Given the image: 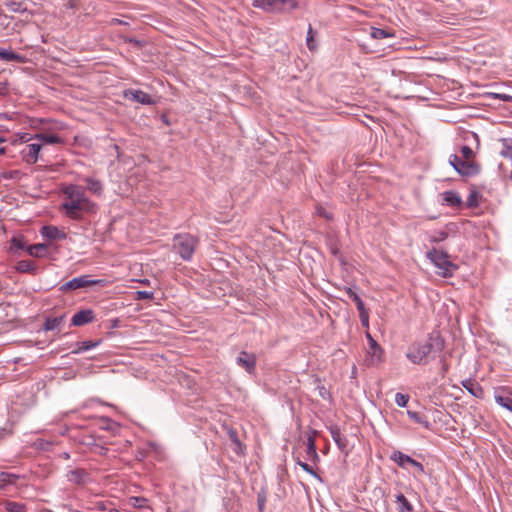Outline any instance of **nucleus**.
Wrapping results in <instances>:
<instances>
[{
  "label": "nucleus",
  "instance_id": "1",
  "mask_svg": "<svg viewBox=\"0 0 512 512\" xmlns=\"http://www.w3.org/2000/svg\"><path fill=\"white\" fill-rule=\"evenodd\" d=\"M445 348V340L439 331L431 332L424 342L412 343L406 352L407 359L415 365H426Z\"/></svg>",
  "mask_w": 512,
  "mask_h": 512
},
{
  "label": "nucleus",
  "instance_id": "2",
  "mask_svg": "<svg viewBox=\"0 0 512 512\" xmlns=\"http://www.w3.org/2000/svg\"><path fill=\"white\" fill-rule=\"evenodd\" d=\"M65 200L60 206V211L72 220H80L84 213H91L95 204L90 201L82 187L78 185H67L62 189Z\"/></svg>",
  "mask_w": 512,
  "mask_h": 512
},
{
  "label": "nucleus",
  "instance_id": "3",
  "mask_svg": "<svg viewBox=\"0 0 512 512\" xmlns=\"http://www.w3.org/2000/svg\"><path fill=\"white\" fill-rule=\"evenodd\" d=\"M198 239L190 234H176L173 238V248L180 257L189 261L197 247Z\"/></svg>",
  "mask_w": 512,
  "mask_h": 512
},
{
  "label": "nucleus",
  "instance_id": "4",
  "mask_svg": "<svg viewBox=\"0 0 512 512\" xmlns=\"http://www.w3.org/2000/svg\"><path fill=\"white\" fill-rule=\"evenodd\" d=\"M426 257L440 270L445 278L451 277L458 266L449 260L447 252L433 248L426 253Z\"/></svg>",
  "mask_w": 512,
  "mask_h": 512
},
{
  "label": "nucleus",
  "instance_id": "5",
  "mask_svg": "<svg viewBox=\"0 0 512 512\" xmlns=\"http://www.w3.org/2000/svg\"><path fill=\"white\" fill-rule=\"evenodd\" d=\"M449 163L458 174L465 177L477 175L481 170L480 164L476 161H463L456 154L450 155Z\"/></svg>",
  "mask_w": 512,
  "mask_h": 512
},
{
  "label": "nucleus",
  "instance_id": "6",
  "mask_svg": "<svg viewBox=\"0 0 512 512\" xmlns=\"http://www.w3.org/2000/svg\"><path fill=\"white\" fill-rule=\"evenodd\" d=\"M390 459L395 462L399 467L406 469L408 466H411L415 469L414 476H422L425 474V469L422 463L416 461L411 458L409 455L404 454L401 451H394Z\"/></svg>",
  "mask_w": 512,
  "mask_h": 512
},
{
  "label": "nucleus",
  "instance_id": "7",
  "mask_svg": "<svg viewBox=\"0 0 512 512\" xmlns=\"http://www.w3.org/2000/svg\"><path fill=\"white\" fill-rule=\"evenodd\" d=\"M286 3L290 5L291 9L298 7V3L295 0H254L252 5L266 12H280Z\"/></svg>",
  "mask_w": 512,
  "mask_h": 512
},
{
  "label": "nucleus",
  "instance_id": "8",
  "mask_svg": "<svg viewBox=\"0 0 512 512\" xmlns=\"http://www.w3.org/2000/svg\"><path fill=\"white\" fill-rule=\"evenodd\" d=\"M102 282H103V280H93V279H90L89 275H83L80 277L73 278L72 280L64 283L60 287V291L66 292L68 290H77L80 288H86V287L98 285Z\"/></svg>",
  "mask_w": 512,
  "mask_h": 512
},
{
  "label": "nucleus",
  "instance_id": "9",
  "mask_svg": "<svg viewBox=\"0 0 512 512\" xmlns=\"http://www.w3.org/2000/svg\"><path fill=\"white\" fill-rule=\"evenodd\" d=\"M257 357L254 353L241 351L236 358V364L243 368L248 374H254L256 371Z\"/></svg>",
  "mask_w": 512,
  "mask_h": 512
},
{
  "label": "nucleus",
  "instance_id": "10",
  "mask_svg": "<svg viewBox=\"0 0 512 512\" xmlns=\"http://www.w3.org/2000/svg\"><path fill=\"white\" fill-rule=\"evenodd\" d=\"M125 99L143 104V105H154L156 101L148 93L142 90L127 89L123 92Z\"/></svg>",
  "mask_w": 512,
  "mask_h": 512
},
{
  "label": "nucleus",
  "instance_id": "11",
  "mask_svg": "<svg viewBox=\"0 0 512 512\" xmlns=\"http://www.w3.org/2000/svg\"><path fill=\"white\" fill-rule=\"evenodd\" d=\"M41 149V143L26 144L20 152L22 160L30 165L35 164L38 161Z\"/></svg>",
  "mask_w": 512,
  "mask_h": 512
},
{
  "label": "nucleus",
  "instance_id": "12",
  "mask_svg": "<svg viewBox=\"0 0 512 512\" xmlns=\"http://www.w3.org/2000/svg\"><path fill=\"white\" fill-rule=\"evenodd\" d=\"M366 337L369 342V350L367 359L368 365H375L381 361L382 357V348L378 345V343L374 340V338L370 335V333L366 334Z\"/></svg>",
  "mask_w": 512,
  "mask_h": 512
},
{
  "label": "nucleus",
  "instance_id": "13",
  "mask_svg": "<svg viewBox=\"0 0 512 512\" xmlns=\"http://www.w3.org/2000/svg\"><path fill=\"white\" fill-rule=\"evenodd\" d=\"M494 398L497 404L512 412V388H500L496 391Z\"/></svg>",
  "mask_w": 512,
  "mask_h": 512
},
{
  "label": "nucleus",
  "instance_id": "14",
  "mask_svg": "<svg viewBox=\"0 0 512 512\" xmlns=\"http://www.w3.org/2000/svg\"><path fill=\"white\" fill-rule=\"evenodd\" d=\"M67 479L76 485H85L90 481V474L86 469L76 468L68 471Z\"/></svg>",
  "mask_w": 512,
  "mask_h": 512
},
{
  "label": "nucleus",
  "instance_id": "15",
  "mask_svg": "<svg viewBox=\"0 0 512 512\" xmlns=\"http://www.w3.org/2000/svg\"><path fill=\"white\" fill-rule=\"evenodd\" d=\"M329 432H330L331 437L333 438L334 442L338 446V448L342 452L348 454V452H349V449H348V439H347V437L345 435H343L341 433L340 428L337 425H332L329 428Z\"/></svg>",
  "mask_w": 512,
  "mask_h": 512
},
{
  "label": "nucleus",
  "instance_id": "16",
  "mask_svg": "<svg viewBox=\"0 0 512 512\" xmlns=\"http://www.w3.org/2000/svg\"><path fill=\"white\" fill-rule=\"evenodd\" d=\"M95 316L94 312L90 309H83L75 313L71 319V325L83 326L93 322Z\"/></svg>",
  "mask_w": 512,
  "mask_h": 512
},
{
  "label": "nucleus",
  "instance_id": "17",
  "mask_svg": "<svg viewBox=\"0 0 512 512\" xmlns=\"http://www.w3.org/2000/svg\"><path fill=\"white\" fill-rule=\"evenodd\" d=\"M462 386L474 397L482 399L484 397V390L482 386L472 379L462 381Z\"/></svg>",
  "mask_w": 512,
  "mask_h": 512
},
{
  "label": "nucleus",
  "instance_id": "18",
  "mask_svg": "<svg viewBox=\"0 0 512 512\" xmlns=\"http://www.w3.org/2000/svg\"><path fill=\"white\" fill-rule=\"evenodd\" d=\"M41 235L48 240H61L66 238V234L55 226H43Z\"/></svg>",
  "mask_w": 512,
  "mask_h": 512
},
{
  "label": "nucleus",
  "instance_id": "19",
  "mask_svg": "<svg viewBox=\"0 0 512 512\" xmlns=\"http://www.w3.org/2000/svg\"><path fill=\"white\" fill-rule=\"evenodd\" d=\"M65 321V315L57 317H47L44 323V329L47 331L61 330V327Z\"/></svg>",
  "mask_w": 512,
  "mask_h": 512
},
{
  "label": "nucleus",
  "instance_id": "20",
  "mask_svg": "<svg viewBox=\"0 0 512 512\" xmlns=\"http://www.w3.org/2000/svg\"><path fill=\"white\" fill-rule=\"evenodd\" d=\"M16 270L20 273H29L35 275L37 273V266L35 262L31 260H20L16 264Z\"/></svg>",
  "mask_w": 512,
  "mask_h": 512
},
{
  "label": "nucleus",
  "instance_id": "21",
  "mask_svg": "<svg viewBox=\"0 0 512 512\" xmlns=\"http://www.w3.org/2000/svg\"><path fill=\"white\" fill-rule=\"evenodd\" d=\"M0 60L7 61V62H18V63H24L25 57L13 52L12 50L0 48Z\"/></svg>",
  "mask_w": 512,
  "mask_h": 512
},
{
  "label": "nucleus",
  "instance_id": "22",
  "mask_svg": "<svg viewBox=\"0 0 512 512\" xmlns=\"http://www.w3.org/2000/svg\"><path fill=\"white\" fill-rule=\"evenodd\" d=\"M35 140H38V143H46V144H61L63 140L61 137L55 134L48 133H37L34 135Z\"/></svg>",
  "mask_w": 512,
  "mask_h": 512
},
{
  "label": "nucleus",
  "instance_id": "23",
  "mask_svg": "<svg viewBox=\"0 0 512 512\" xmlns=\"http://www.w3.org/2000/svg\"><path fill=\"white\" fill-rule=\"evenodd\" d=\"M48 246L44 243L28 245L27 253L33 257H45L47 254Z\"/></svg>",
  "mask_w": 512,
  "mask_h": 512
},
{
  "label": "nucleus",
  "instance_id": "24",
  "mask_svg": "<svg viewBox=\"0 0 512 512\" xmlns=\"http://www.w3.org/2000/svg\"><path fill=\"white\" fill-rule=\"evenodd\" d=\"M443 201L452 207L460 206L462 203L461 197L455 191H446L442 194Z\"/></svg>",
  "mask_w": 512,
  "mask_h": 512
},
{
  "label": "nucleus",
  "instance_id": "25",
  "mask_svg": "<svg viewBox=\"0 0 512 512\" xmlns=\"http://www.w3.org/2000/svg\"><path fill=\"white\" fill-rule=\"evenodd\" d=\"M306 456H307V459H309L313 462H316L319 460V455L317 453L315 439L313 436H309L307 438Z\"/></svg>",
  "mask_w": 512,
  "mask_h": 512
},
{
  "label": "nucleus",
  "instance_id": "26",
  "mask_svg": "<svg viewBox=\"0 0 512 512\" xmlns=\"http://www.w3.org/2000/svg\"><path fill=\"white\" fill-rule=\"evenodd\" d=\"M4 5L11 12L24 13L27 11V4L24 1L5 0Z\"/></svg>",
  "mask_w": 512,
  "mask_h": 512
},
{
  "label": "nucleus",
  "instance_id": "27",
  "mask_svg": "<svg viewBox=\"0 0 512 512\" xmlns=\"http://www.w3.org/2000/svg\"><path fill=\"white\" fill-rule=\"evenodd\" d=\"M19 476L12 473L2 472L0 474V489H5L9 485H13L18 480Z\"/></svg>",
  "mask_w": 512,
  "mask_h": 512
},
{
  "label": "nucleus",
  "instance_id": "28",
  "mask_svg": "<svg viewBox=\"0 0 512 512\" xmlns=\"http://www.w3.org/2000/svg\"><path fill=\"white\" fill-rule=\"evenodd\" d=\"M396 502L398 504L399 512H414L412 504L407 500V498L402 493H399L396 496Z\"/></svg>",
  "mask_w": 512,
  "mask_h": 512
},
{
  "label": "nucleus",
  "instance_id": "29",
  "mask_svg": "<svg viewBox=\"0 0 512 512\" xmlns=\"http://www.w3.org/2000/svg\"><path fill=\"white\" fill-rule=\"evenodd\" d=\"M407 415L409 416V418L411 420H413L414 422L418 423V424H421L423 425L425 428L429 429L430 427V422L427 420V417L424 415V414H421L419 412H415V411H411V410H408L407 411Z\"/></svg>",
  "mask_w": 512,
  "mask_h": 512
},
{
  "label": "nucleus",
  "instance_id": "30",
  "mask_svg": "<svg viewBox=\"0 0 512 512\" xmlns=\"http://www.w3.org/2000/svg\"><path fill=\"white\" fill-rule=\"evenodd\" d=\"M370 35L373 39H376V40L394 37V33L390 32L389 30L375 28V27H371Z\"/></svg>",
  "mask_w": 512,
  "mask_h": 512
},
{
  "label": "nucleus",
  "instance_id": "31",
  "mask_svg": "<svg viewBox=\"0 0 512 512\" xmlns=\"http://www.w3.org/2000/svg\"><path fill=\"white\" fill-rule=\"evenodd\" d=\"M4 508L7 512H26L27 507L23 503L14 501H5Z\"/></svg>",
  "mask_w": 512,
  "mask_h": 512
},
{
  "label": "nucleus",
  "instance_id": "32",
  "mask_svg": "<svg viewBox=\"0 0 512 512\" xmlns=\"http://www.w3.org/2000/svg\"><path fill=\"white\" fill-rule=\"evenodd\" d=\"M27 245L23 237H13L10 241V250L16 253L18 250H26Z\"/></svg>",
  "mask_w": 512,
  "mask_h": 512
},
{
  "label": "nucleus",
  "instance_id": "33",
  "mask_svg": "<svg viewBox=\"0 0 512 512\" xmlns=\"http://www.w3.org/2000/svg\"><path fill=\"white\" fill-rule=\"evenodd\" d=\"M86 183H87V189L96 194V195H101L102 194V190H103V187H102V184L99 180H96V179H93V178H87L86 179Z\"/></svg>",
  "mask_w": 512,
  "mask_h": 512
},
{
  "label": "nucleus",
  "instance_id": "34",
  "mask_svg": "<svg viewBox=\"0 0 512 512\" xmlns=\"http://www.w3.org/2000/svg\"><path fill=\"white\" fill-rule=\"evenodd\" d=\"M99 343H100V341H92V340H86V341L80 342L77 344L78 347L73 350V353H76V354L83 353L92 348H95Z\"/></svg>",
  "mask_w": 512,
  "mask_h": 512
},
{
  "label": "nucleus",
  "instance_id": "35",
  "mask_svg": "<svg viewBox=\"0 0 512 512\" xmlns=\"http://www.w3.org/2000/svg\"><path fill=\"white\" fill-rule=\"evenodd\" d=\"M346 294L355 303L357 310L365 308L364 302L352 288H346Z\"/></svg>",
  "mask_w": 512,
  "mask_h": 512
},
{
  "label": "nucleus",
  "instance_id": "36",
  "mask_svg": "<svg viewBox=\"0 0 512 512\" xmlns=\"http://www.w3.org/2000/svg\"><path fill=\"white\" fill-rule=\"evenodd\" d=\"M227 432H228L229 439H230V440H231V442H232L233 444H235V446H236V448L234 449V451H235L236 453H239V452H240V450L242 449V444H241V442H240V440H239L237 430H236V429H234V428H229Z\"/></svg>",
  "mask_w": 512,
  "mask_h": 512
},
{
  "label": "nucleus",
  "instance_id": "37",
  "mask_svg": "<svg viewBox=\"0 0 512 512\" xmlns=\"http://www.w3.org/2000/svg\"><path fill=\"white\" fill-rule=\"evenodd\" d=\"M447 238H448V232H446L445 230H439V231L433 232L429 236V241L432 243H440L442 241H445Z\"/></svg>",
  "mask_w": 512,
  "mask_h": 512
},
{
  "label": "nucleus",
  "instance_id": "38",
  "mask_svg": "<svg viewBox=\"0 0 512 512\" xmlns=\"http://www.w3.org/2000/svg\"><path fill=\"white\" fill-rule=\"evenodd\" d=\"M148 500L143 497H130L128 500V505L133 508H144L147 507Z\"/></svg>",
  "mask_w": 512,
  "mask_h": 512
},
{
  "label": "nucleus",
  "instance_id": "39",
  "mask_svg": "<svg viewBox=\"0 0 512 512\" xmlns=\"http://www.w3.org/2000/svg\"><path fill=\"white\" fill-rule=\"evenodd\" d=\"M460 152L463 161H475V153L469 146H462Z\"/></svg>",
  "mask_w": 512,
  "mask_h": 512
},
{
  "label": "nucleus",
  "instance_id": "40",
  "mask_svg": "<svg viewBox=\"0 0 512 512\" xmlns=\"http://www.w3.org/2000/svg\"><path fill=\"white\" fill-rule=\"evenodd\" d=\"M314 35H315V31L313 30L312 26L309 25L308 32H307L306 43H307L308 49L311 50V51L316 49V45H315V41H314Z\"/></svg>",
  "mask_w": 512,
  "mask_h": 512
},
{
  "label": "nucleus",
  "instance_id": "41",
  "mask_svg": "<svg viewBox=\"0 0 512 512\" xmlns=\"http://www.w3.org/2000/svg\"><path fill=\"white\" fill-rule=\"evenodd\" d=\"M409 401V395L403 393H396L395 402L399 407H406Z\"/></svg>",
  "mask_w": 512,
  "mask_h": 512
},
{
  "label": "nucleus",
  "instance_id": "42",
  "mask_svg": "<svg viewBox=\"0 0 512 512\" xmlns=\"http://www.w3.org/2000/svg\"><path fill=\"white\" fill-rule=\"evenodd\" d=\"M297 464L307 473L314 476L315 478L320 479L319 475L315 472V470L308 463L298 460Z\"/></svg>",
  "mask_w": 512,
  "mask_h": 512
},
{
  "label": "nucleus",
  "instance_id": "43",
  "mask_svg": "<svg viewBox=\"0 0 512 512\" xmlns=\"http://www.w3.org/2000/svg\"><path fill=\"white\" fill-rule=\"evenodd\" d=\"M359 312V318L361 321L362 326L368 328L369 327V313L366 308H363V310H358Z\"/></svg>",
  "mask_w": 512,
  "mask_h": 512
},
{
  "label": "nucleus",
  "instance_id": "44",
  "mask_svg": "<svg viewBox=\"0 0 512 512\" xmlns=\"http://www.w3.org/2000/svg\"><path fill=\"white\" fill-rule=\"evenodd\" d=\"M153 292L150 291H137L136 292V300H146V299H153Z\"/></svg>",
  "mask_w": 512,
  "mask_h": 512
},
{
  "label": "nucleus",
  "instance_id": "45",
  "mask_svg": "<svg viewBox=\"0 0 512 512\" xmlns=\"http://www.w3.org/2000/svg\"><path fill=\"white\" fill-rule=\"evenodd\" d=\"M477 198H478V194L477 192L473 191L469 194L468 196V199H467V204L469 207H475L478 205V201H477Z\"/></svg>",
  "mask_w": 512,
  "mask_h": 512
},
{
  "label": "nucleus",
  "instance_id": "46",
  "mask_svg": "<svg viewBox=\"0 0 512 512\" xmlns=\"http://www.w3.org/2000/svg\"><path fill=\"white\" fill-rule=\"evenodd\" d=\"M31 140H35L34 135H30L29 133H22L19 136V141L21 143H28Z\"/></svg>",
  "mask_w": 512,
  "mask_h": 512
},
{
  "label": "nucleus",
  "instance_id": "47",
  "mask_svg": "<svg viewBox=\"0 0 512 512\" xmlns=\"http://www.w3.org/2000/svg\"><path fill=\"white\" fill-rule=\"evenodd\" d=\"M9 94V88L7 82H0V96H6Z\"/></svg>",
  "mask_w": 512,
  "mask_h": 512
},
{
  "label": "nucleus",
  "instance_id": "48",
  "mask_svg": "<svg viewBox=\"0 0 512 512\" xmlns=\"http://www.w3.org/2000/svg\"><path fill=\"white\" fill-rule=\"evenodd\" d=\"M440 362L442 364V367H441L442 376H444L446 374V372L448 371L449 366L443 358L440 359Z\"/></svg>",
  "mask_w": 512,
  "mask_h": 512
},
{
  "label": "nucleus",
  "instance_id": "49",
  "mask_svg": "<svg viewBox=\"0 0 512 512\" xmlns=\"http://www.w3.org/2000/svg\"><path fill=\"white\" fill-rule=\"evenodd\" d=\"M103 420L107 423V424H106V426H105L104 428H105V429H107V430H113V426H115V423H114V422H112V421H111L110 419H108V418H105V419H103Z\"/></svg>",
  "mask_w": 512,
  "mask_h": 512
},
{
  "label": "nucleus",
  "instance_id": "50",
  "mask_svg": "<svg viewBox=\"0 0 512 512\" xmlns=\"http://www.w3.org/2000/svg\"><path fill=\"white\" fill-rule=\"evenodd\" d=\"M496 97L504 100V101H510L512 100V97L506 94H497Z\"/></svg>",
  "mask_w": 512,
  "mask_h": 512
},
{
  "label": "nucleus",
  "instance_id": "51",
  "mask_svg": "<svg viewBox=\"0 0 512 512\" xmlns=\"http://www.w3.org/2000/svg\"><path fill=\"white\" fill-rule=\"evenodd\" d=\"M318 214H319V215H321V216H323V217H325V218H327V219H329V218H330V216H329V215L325 212V210H324V209H322V208L318 209Z\"/></svg>",
  "mask_w": 512,
  "mask_h": 512
},
{
  "label": "nucleus",
  "instance_id": "52",
  "mask_svg": "<svg viewBox=\"0 0 512 512\" xmlns=\"http://www.w3.org/2000/svg\"><path fill=\"white\" fill-rule=\"evenodd\" d=\"M470 136L477 142V144L479 145V138H478V135L474 132H471L470 133Z\"/></svg>",
  "mask_w": 512,
  "mask_h": 512
},
{
  "label": "nucleus",
  "instance_id": "53",
  "mask_svg": "<svg viewBox=\"0 0 512 512\" xmlns=\"http://www.w3.org/2000/svg\"><path fill=\"white\" fill-rule=\"evenodd\" d=\"M258 505H259V509L261 510L263 508V505H264V501H258Z\"/></svg>",
  "mask_w": 512,
  "mask_h": 512
},
{
  "label": "nucleus",
  "instance_id": "54",
  "mask_svg": "<svg viewBox=\"0 0 512 512\" xmlns=\"http://www.w3.org/2000/svg\"><path fill=\"white\" fill-rule=\"evenodd\" d=\"M5 153V149L4 148H0V155H3Z\"/></svg>",
  "mask_w": 512,
  "mask_h": 512
},
{
  "label": "nucleus",
  "instance_id": "55",
  "mask_svg": "<svg viewBox=\"0 0 512 512\" xmlns=\"http://www.w3.org/2000/svg\"><path fill=\"white\" fill-rule=\"evenodd\" d=\"M509 179L512 182V171L510 172Z\"/></svg>",
  "mask_w": 512,
  "mask_h": 512
},
{
  "label": "nucleus",
  "instance_id": "56",
  "mask_svg": "<svg viewBox=\"0 0 512 512\" xmlns=\"http://www.w3.org/2000/svg\"><path fill=\"white\" fill-rule=\"evenodd\" d=\"M4 142V139L0 137V143Z\"/></svg>",
  "mask_w": 512,
  "mask_h": 512
}]
</instances>
